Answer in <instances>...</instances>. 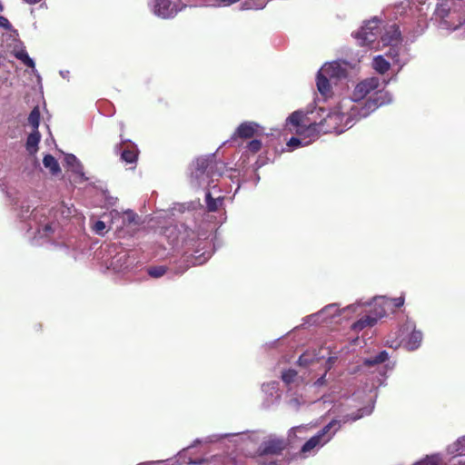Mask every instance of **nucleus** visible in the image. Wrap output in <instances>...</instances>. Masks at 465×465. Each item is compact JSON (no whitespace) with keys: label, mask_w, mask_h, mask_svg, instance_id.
<instances>
[{"label":"nucleus","mask_w":465,"mask_h":465,"mask_svg":"<svg viewBox=\"0 0 465 465\" xmlns=\"http://www.w3.org/2000/svg\"><path fill=\"white\" fill-rule=\"evenodd\" d=\"M25 1L27 2L28 4H35V3L40 2L41 0H25Z\"/></svg>","instance_id":"nucleus-38"},{"label":"nucleus","mask_w":465,"mask_h":465,"mask_svg":"<svg viewBox=\"0 0 465 465\" xmlns=\"http://www.w3.org/2000/svg\"><path fill=\"white\" fill-rule=\"evenodd\" d=\"M322 379H323V378L318 379V381H317V382H322Z\"/></svg>","instance_id":"nucleus-43"},{"label":"nucleus","mask_w":465,"mask_h":465,"mask_svg":"<svg viewBox=\"0 0 465 465\" xmlns=\"http://www.w3.org/2000/svg\"><path fill=\"white\" fill-rule=\"evenodd\" d=\"M357 419H359V416L353 417L352 420H356Z\"/></svg>","instance_id":"nucleus-42"},{"label":"nucleus","mask_w":465,"mask_h":465,"mask_svg":"<svg viewBox=\"0 0 465 465\" xmlns=\"http://www.w3.org/2000/svg\"><path fill=\"white\" fill-rule=\"evenodd\" d=\"M423 335L420 331L413 330L409 336L407 346L411 351L418 349L421 343Z\"/></svg>","instance_id":"nucleus-19"},{"label":"nucleus","mask_w":465,"mask_h":465,"mask_svg":"<svg viewBox=\"0 0 465 465\" xmlns=\"http://www.w3.org/2000/svg\"><path fill=\"white\" fill-rule=\"evenodd\" d=\"M259 124L254 122H243L234 131L232 135V140L237 139H251L258 134Z\"/></svg>","instance_id":"nucleus-11"},{"label":"nucleus","mask_w":465,"mask_h":465,"mask_svg":"<svg viewBox=\"0 0 465 465\" xmlns=\"http://www.w3.org/2000/svg\"><path fill=\"white\" fill-rule=\"evenodd\" d=\"M41 140V134L39 131H33L27 137L26 140V150L30 154H35L38 150V143Z\"/></svg>","instance_id":"nucleus-16"},{"label":"nucleus","mask_w":465,"mask_h":465,"mask_svg":"<svg viewBox=\"0 0 465 465\" xmlns=\"http://www.w3.org/2000/svg\"><path fill=\"white\" fill-rule=\"evenodd\" d=\"M381 35V26L379 20L367 22L356 34V38L360 41L361 46H371Z\"/></svg>","instance_id":"nucleus-6"},{"label":"nucleus","mask_w":465,"mask_h":465,"mask_svg":"<svg viewBox=\"0 0 465 465\" xmlns=\"http://www.w3.org/2000/svg\"><path fill=\"white\" fill-rule=\"evenodd\" d=\"M124 223L127 224H138L139 223V216L133 211L128 210L124 212Z\"/></svg>","instance_id":"nucleus-29"},{"label":"nucleus","mask_w":465,"mask_h":465,"mask_svg":"<svg viewBox=\"0 0 465 465\" xmlns=\"http://www.w3.org/2000/svg\"><path fill=\"white\" fill-rule=\"evenodd\" d=\"M392 302H393V305L395 307L400 308L404 303V298L401 296V297L393 299Z\"/></svg>","instance_id":"nucleus-37"},{"label":"nucleus","mask_w":465,"mask_h":465,"mask_svg":"<svg viewBox=\"0 0 465 465\" xmlns=\"http://www.w3.org/2000/svg\"><path fill=\"white\" fill-rule=\"evenodd\" d=\"M288 446L289 442L286 439L270 436L261 443L257 450L258 462L263 465H277L275 460H271L267 463L264 459L282 455Z\"/></svg>","instance_id":"nucleus-4"},{"label":"nucleus","mask_w":465,"mask_h":465,"mask_svg":"<svg viewBox=\"0 0 465 465\" xmlns=\"http://www.w3.org/2000/svg\"><path fill=\"white\" fill-rule=\"evenodd\" d=\"M178 12L177 5L171 0H154L153 13L162 18H170Z\"/></svg>","instance_id":"nucleus-10"},{"label":"nucleus","mask_w":465,"mask_h":465,"mask_svg":"<svg viewBox=\"0 0 465 465\" xmlns=\"http://www.w3.org/2000/svg\"><path fill=\"white\" fill-rule=\"evenodd\" d=\"M441 460L440 457L437 454L426 456V458L416 462L413 465H440Z\"/></svg>","instance_id":"nucleus-26"},{"label":"nucleus","mask_w":465,"mask_h":465,"mask_svg":"<svg viewBox=\"0 0 465 465\" xmlns=\"http://www.w3.org/2000/svg\"><path fill=\"white\" fill-rule=\"evenodd\" d=\"M448 453L457 456H465V436L459 438L452 444L448 446Z\"/></svg>","instance_id":"nucleus-17"},{"label":"nucleus","mask_w":465,"mask_h":465,"mask_svg":"<svg viewBox=\"0 0 465 465\" xmlns=\"http://www.w3.org/2000/svg\"><path fill=\"white\" fill-rule=\"evenodd\" d=\"M322 74H325L331 80H340L347 77V70L339 62L325 64L321 68Z\"/></svg>","instance_id":"nucleus-12"},{"label":"nucleus","mask_w":465,"mask_h":465,"mask_svg":"<svg viewBox=\"0 0 465 465\" xmlns=\"http://www.w3.org/2000/svg\"><path fill=\"white\" fill-rule=\"evenodd\" d=\"M3 11V5L0 3V12Z\"/></svg>","instance_id":"nucleus-41"},{"label":"nucleus","mask_w":465,"mask_h":465,"mask_svg":"<svg viewBox=\"0 0 465 465\" xmlns=\"http://www.w3.org/2000/svg\"><path fill=\"white\" fill-rule=\"evenodd\" d=\"M330 80L325 74H322L321 70L318 72L316 84L318 91L324 97H329L332 94Z\"/></svg>","instance_id":"nucleus-15"},{"label":"nucleus","mask_w":465,"mask_h":465,"mask_svg":"<svg viewBox=\"0 0 465 465\" xmlns=\"http://www.w3.org/2000/svg\"><path fill=\"white\" fill-rule=\"evenodd\" d=\"M386 315V311L381 306H374L369 314H366L360 318L357 322L352 323L351 330L354 331H360L367 327L374 326L378 320Z\"/></svg>","instance_id":"nucleus-8"},{"label":"nucleus","mask_w":465,"mask_h":465,"mask_svg":"<svg viewBox=\"0 0 465 465\" xmlns=\"http://www.w3.org/2000/svg\"><path fill=\"white\" fill-rule=\"evenodd\" d=\"M93 229L96 233L103 234L105 229V223L103 221H97Z\"/></svg>","instance_id":"nucleus-33"},{"label":"nucleus","mask_w":465,"mask_h":465,"mask_svg":"<svg viewBox=\"0 0 465 465\" xmlns=\"http://www.w3.org/2000/svg\"><path fill=\"white\" fill-rule=\"evenodd\" d=\"M459 463H460H460H464V464H465V461H464V462H462V461H460H460H459Z\"/></svg>","instance_id":"nucleus-45"},{"label":"nucleus","mask_w":465,"mask_h":465,"mask_svg":"<svg viewBox=\"0 0 465 465\" xmlns=\"http://www.w3.org/2000/svg\"><path fill=\"white\" fill-rule=\"evenodd\" d=\"M138 153L134 149H124L121 153V159L126 163H135Z\"/></svg>","instance_id":"nucleus-24"},{"label":"nucleus","mask_w":465,"mask_h":465,"mask_svg":"<svg viewBox=\"0 0 465 465\" xmlns=\"http://www.w3.org/2000/svg\"><path fill=\"white\" fill-rule=\"evenodd\" d=\"M297 375L298 372L295 370L289 369L282 373V380L286 385H290L294 381Z\"/></svg>","instance_id":"nucleus-27"},{"label":"nucleus","mask_w":465,"mask_h":465,"mask_svg":"<svg viewBox=\"0 0 465 465\" xmlns=\"http://www.w3.org/2000/svg\"><path fill=\"white\" fill-rule=\"evenodd\" d=\"M240 0H215V2L222 6H229L232 4L239 2Z\"/></svg>","instance_id":"nucleus-36"},{"label":"nucleus","mask_w":465,"mask_h":465,"mask_svg":"<svg viewBox=\"0 0 465 465\" xmlns=\"http://www.w3.org/2000/svg\"><path fill=\"white\" fill-rule=\"evenodd\" d=\"M338 425V427L335 429V430H338L340 429L339 421L336 420H332L330 421L327 425H325L320 431H318L317 434L310 438L302 447L300 453L305 458L307 457L311 452H312L315 449L320 448L323 446L326 442H328L333 433H330V430L334 427Z\"/></svg>","instance_id":"nucleus-5"},{"label":"nucleus","mask_w":465,"mask_h":465,"mask_svg":"<svg viewBox=\"0 0 465 465\" xmlns=\"http://www.w3.org/2000/svg\"><path fill=\"white\" fill-rule=\"evenodd\" d=\"M380 86L381 81L378 77H369L361 81L354 87L351 98L341 101V108L351 105V116L358 119L369 116L379 107L391 101L390 93Z\"/></svg>","instance_id":"nucleus-1"},{"label":"nucleus","mask_w":465,"mask_h":465,"mask_svg":"<svg viewBox=\"0 0 465 465\" xmlns=\"http://www.w3.org/2000/svg\"><path fill=\"white\" fill-rule=\"evenodd\" d=\"M14 55L18 60L22 61L26 66L33 68L35 66V62L32 58L29 57L27 52L24 49L15 51Z\"/></svg>","instance_id":"nucleus-25"},{"label":"nucleus","mask_w":465,"mask_h":465,"mask_svg":"<svg viewBox=\"0 0 465 465\" xmlns=\"http://www.w3.org/2000/svg\"><path fill=\"white\" fill-rule=\"evenodd\" d=\"M44 166L49 169L53 175H56L61 172V168L57 160L52 154H45L43 159Z\"/></svg>","instance_id":"nucleus-18"},{"label":"nucleus","mask_w":465,"mask_h":465,"mask_svg":"<svg viewBox=\"0 0 465 465\" xmlns=\"http://www.w3.org/2000/svg\"><path fill=\"white\" fill-rule=\"evenodd\" d=\"M372 66L376 72L381 74L387 73L391 68L390 63L381 55L374 57Z\"/></svg>","instance_id":"nucleus-20"},{"label":"nucleus","mask_w":465,"mask_h":465,"mask_svg":"<svg viewBox=\"0 0 465 465\" xmlns=\"http://www.w3.org/2000/svg\"><path fill=\"white\" fill-rule=\"evenodd\" d=\"M309 142H305L304 144H308ZM287 145L289 147H292V148H297L301 145H303V143L302 142V140L300 138H297V137H292L288 143H287Z\"/></svg>","instance_id":"nucleus-32"},{"label":"nucleus","mask_w":465,"mask_h":465,"mask_svg":"<svg viewBox=\"0 0 465 465\" xmlns=\"http://www.w3.org/2000/svg\"><path fill=\"white\" fill-rule=\"evenodd\" d=\"M307 117V115L302 111L293 112L287 118V124H291L294 127V132L298 135L311 136L315 133L313 129H309V125L312 124Z\"/></svg>","instance_id":"nucleus-7"},{"label":"nucleus","mask_w":465,"mask_h":465,"mask_svg":"<svg viewBox=\"0 0 465 465\" xmlns=\"http://www.w3.org/2000/svg\"><path fill=\"white\" fill-rule=\"evenodd\" d=\"M65 162L68 165H71L74 172H80L81 164L77 158L74 154H68L65 157Z\"/></svg>","instance_id":"nucleus-30"},{"label":"nucleus","mask_w":465,"mask_h":465,"mask_svg":"<svg viewBox=\"0 0 465 465\" xmlns=\"http://www.w3.org/2000/svg\"><path fill=\"white\" fill-rule=\"evenodd\" d=\"M383 45L394 46L401 42V31L397 25H392L381 36Z\"/></svg>","instance_id":"nucleus-13"},{"label":"nucleus","mask_w":465,"mask_h":465,"mask_svg":"<svg viewBox=\"0 0 465 465\" xmlns=\"http://www.w3.org/2000/svg\"><path fill=\"white\" fill-rule=\"evenodd\" d=\"M54 230L51 223H46L42 228V233L45 236H49L51 233H53Z\"/></svg>","instance_id":"nucleus-35"},{"label":"nucleus","mask_w":465,"mask_h":465,"mask_svg":"<svg viewBox=\"0 0 465 465\" xmlns=\"http://www.w3.org/2000/svg\"><path fill=\"white\" fill-rule=\"evenodd\" d=\"M334 306H335L334 304H331V305H329V306H326V307L324 308V310L331 309V308H332V307H334Z\"/></svg>","instance_id":"nucleus-40"},{"label":"nucleus","mask_w":465,"mask_h":465,"mask_svg":"<svg viewBox=\"0 0 465 465\" xmlns=\"http://www.w3.org/2000/svg\"><path fill=\"white\" fill-rule=\"evenodd\" d=\"M322 379H323V378L318 379V381H317V382H322Z\"/></svg>","instance_id":"nucleus-44"},{"label":"nucleus","mask_w":465,"mask_h":465,"mask_svg":"<svg viewBox=\"0 0 465 465\" xmlns=\"http://www.w3.org/2000/svg\"><path fill=\"white\" fill-rule=\"evenodd\" d=\"M40 110L38 106H35L28 116V124L33 127L35 131H38L39 124H40Z\"/></svg>","instance_id":"nucleus-23"},{"label":"nucleus","mask_w":465,"mask_h":465,"mask_svg":"<svg viewBox=\"0 0 465 465\" xmlns=\"http://www.w3.org/2000/svg\"><path fill=\"white\" fill-rule=\"evenodd\" d=\"M358 120V118L351 116V105H347L342 109L340 107V111L329 113L320 123H314L308 127L313 129L315 133L341 134L352 126L353 121Z\"/></svg>","instance_id":"nucleus-2"},{"label":"nucleus","mask_w":465,"mask_h":465,"mask_svg":"<svg viewBox=\"0 0 465 465\" xmlns=\"http://www.w3.org/2000/svg\"><path fill=\"white\" fill-rule=\"evenodd\" d=\"M431 20L445 30L455 31L465 22V12L459 8H451L446 2L437 5Z\"/></svg>","instance_id":"nucleus-3"},{"label":"nucleus","mask_w":465,"mask_h":465,"mask_svg":"<svg viewBox=\"0 0 465 465\" xmlns=\"http://www.w3.org/2000/svg\"><path fill=\"white\" fill-rule=\"evenodd\" d=\"M167 268L165 266H154L148 270V274L153 278H160L165 274Z\"/></svg>","instance_id":"nucleus-28"},{"label":"nucleus","mask_w":465,"mask_h":465,"mask_svg":"<svg viewBox=\"0 0 465 465\" xmlns=\"http://www.w3.org/2000/svg\"><path fill=\"white\" fill-rule=\"evenodd\" d=\"M454 465H456V464H454Z\"/></svg>","instance_id":"nucleus-46"},{"label":"nucleus","mask_w":465,"mask_h":465,"mask_svg":"<svg viewBox=\"0 0 465 465\" xmlns=\"http://www.w3.org/2000/svg\"><path fill=\"white\" fill-rule=\"evenodd\" d=\"M216 460L221 465H245V458L237 450L220 455Z\"/></svg>","instance_id":"nucleus-14"},{"label":"nucleus","mask_w":465,"mask_h":465,"mask_svg":"<svg viewBox=\"0 0 465 465\" xmlns=\"http://www.w3.org/2000/svg\"><path fill=\"white\" fill-rule=\"evenodd\" d=\"M0 27H3L6 30H11L12 25L6 17L0 15Z\"/></svg>","instance_id":"nucleus-34"},{"label":"nucleus","mask_w":465,"mask_h":465,"mask_svg":"<svg viewBox=\"0 0 465 465\" xmlns=\"http://www.w3.org/2000/svg\"><path fill=\"white\" fill-rule=\"evenodd\" d=\"M205 202L207 210L209 212H216L219 208V205L222 203V198L218 197L217 199L213 198L211 193L208 191L205 193Z\"/></svg>","instance_id":"nucleus-22"},{"label":"nucleus","mask_w":465,"mask_h":465,"mask_svg":"<svg viewBox=\"0 0 465 465\" xmlns=\"http://www.w3.org/2000/svg\"><path fill=\"white\" fill-rule=\"evenodd\" d=\"M389 359V354L386 351H381L378 354L371 356L368 359L364 360V365L367 367H371L377 364L383 363Z\"/></svg>","instance_id":"nucleus-21"},{"label":"nucleus","mask_w":465,"mask_h":465,"mask_svg":"<svg viewBox=\"0 0 465 465\" xmlns=\"http://www.w3.org/2000/svg\"><path fill=\"white\" fill-rule=\"evenodd\" d=\"M217 163L212 158H198L195 163V170L193 175L196 179H201L204 174L209 178H213L215 175L221 176L222 173H216L214 168Z\"/></svg>","instance_id":"nucleus-9"},{"label":"nucleus","mask_w":465,"mask_h":465,"mask_svg":"<svg viewBox=\"0 0 465 465\" xmlns=\"http://www.w3.org/2000/svg\"><path fill=\"white\" fill-rule=\"evenodd\" d=\"M262 142L258 139H253L251 142H249L246 145V148L248 151H250L252 153H258L262 149Z\"/></svg>","instance_id":"nucleus-31"},{"label":"nucleus","mask_w":465,"mask_h":465,"mask_svg":"<svg viewBox=\"0 0 465 465\" xmlns=\"http://www.w3.org/2000/svg\"><path fill=\"white\" fill-rule=\"evenodd\" d=\"M299 362H300V364H303V356H301L299 358Z\"/></svg>","instance_id":"nucleus-39"}]
</instances>
